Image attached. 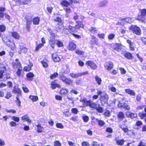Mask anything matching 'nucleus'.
<instances>
[{
    "instance_id": "1",
    "label": "nucleus",
    "mask_w": 146,
    "mask_h": 146,
    "mask_svg": "<svg viewBox=\"0 0 146 146\" xmlns=\"http://www.w3.org/2000/svg\"><path fill=\"white\" fill-rule=\"evenodd\" d=\"M137 20L141 21L142 22H144L146 19V9H140L139 14Z\"/></svg>"
},
{
    "instance_id": "2",
    "label": "nucleus",
    "mask_w": 146,
    "mask_h": 146,
    "mask_svg": "<svg viewBox=\"0 0 146 146\" xmlns=\"http://www.w3.org/2000/svg\"><path fill=\"white\" fill-rule=\"evenodd\" d=\"M130 29L134 34L137 35H140L141 34V30L140 28L137 26L131 25Z\"/></svg>"
},
{
    "instance_id": "3",
    "label": "nucleus",
    "mask_w": 146,
    "mask_h": 146,
    "mask_svg": "<svg viewBox=\"0 0 146 146\" xmlns=\"http://www.w3.org/2000/svg\"><path fill=\"white\" fill-rule=\"evenodd\" d=\"M59 77L60 79L65 84L70 85L71 83L72 82V80L67 78L65 76L63 75H60Z\"/></svg>"
},
{
    "instance_id": "4",
    "label": "nucleus",
    "mask_w": 146,
    "mask_h": 146,
    "mask_svg": "<svg viewBox=\"0 0 146 146\" xmlns=\"http://www.w3.org/2000/svg\"><path fill=\"white\" fill-rule=\"evenodd\" d=\"M133 21V20L132 18H127L124 19H123L121 20V22H118V23L117 25H123V22H126V23H131Z\"/></svg>"
},
{
    "instance_id": "5",
    "label": "nucleus",
    "mask_w": 146,
    "mask_h": 146,
    "mask_svg": "<svg viewBox=\"0 0 146 146\" xmlns=\"http://www.w3.org/2000/svg\"><path fill=\"white\" fill-rule=\"evenodd\" d=\"M86 64L87 65L90 66L94 70L96 69L97 67L96 64L91 61H87Z\"/></svg>"
},
{
    "instance_id": "6",
    "label": "nucleus",
    "mask_w": 146,
    "mask_h": 146,
    "mask_svg": "<svg viewBox=\"0 0 146 146\" xmlns=\"http://www.w3.org/2000/svg\"><path fill=\"white\" fill-rule=\"evenodd\" d=\"M101 101L104 102L105 103H106L108 99V95L105 93H103L102 95L101 96L100 98Z\"/></svg>"
},
{
    "instance_id": "7",
    "label": "nucleus",
    "mask_w": 146,
    "mask_h": 146,
    "mask_svg": "<svg viewBox=\"0 0 146 146\" xmlns=\"http://www.w3.org/2000/svg\"><path fill=\"white\" fill-rule=\"evenodd\" d=\"M12 64L13 68L15 69L18 68L19 67H21V64L19 62L18 59H16L15 61L13 62Z\"/></svg>"
},
{
    "instance_id": "8",
    "label": "nucleus",
    "mask_w": 146,
    "mask_h": 146,
    "mask_svg": "<svg viewBox=\"0 0 146 146\" xmlns=\"http://www.w3.org/2000/svg\"><path fill=\"white\" fill-rule=\"evenodd\" d=\"M105 67L107 70H110L113 67V63L111 62H106L105 65Z\"/></svg>"
},
{
    "instance_id": "9",
    "label": "nucleus",
    "mask_w": 146,
    "mask_h": 146,
    "mask_svg": "<svg viewBox=\"0 0 146 146\" xmlns=\"http://www.w3.org/2000/svg\"><path fill=\"white\" fill-rule=\"evenodd\" d=\"M118 106L119 108L125 109L126 110H129L130 109V107L129 105L125 103H119Z\"/></svg>"
},
{
    "instance_id": "10",
    "label": "nucleus",
    "mask_w": 146,
    "mask_h": 146,
    "mask_svg": "<svg viewBox=\"0 0 146 146\" xmlns=\"http://www.w3.org/2000/svg\"><path fill=\"white\" fill-rule=\"evenodd\" d=\"M52 56L53 60L55 62H59L60 60V58L56 53L52 54Z\"/></svg>"
},
{
    "instance_id": "11",
    "label": "nucleus",
    "mask_w": 146,
    "mask_h": 146,
    "mask_svg": "<svg viewBox=\"0 0 146 146\" xmlns=\"http://www.w3.org/2000/svg\"><path fill=\"white\" fill-rule=\"evenodd\" d=\"M76 25H75L76 29H79L80 28H83L84 27V25L82 21H76Z\"/></svg>"
},
{
    "instance_id": "12",
    "label": "nucleus",
    "mask_w": 146,
    "mask_h": 146,
    "mask_svg": "<svg viewBox=\"0 0 146 146\" xmlns=\"http://www.w3.org/2000/svg\"><path fill=\"white\" fill-rule=\"evenodd\" d=\"M69 49L72 51L74 50L76 48V45L72 41L69 42Z\"/></svg>"
},
{
    "instance_id": "13",
    "label": "nucleus",
    "mask_w": 146,
    "mask_h": 146,
    "mask_svg": "<svg viewBox=\"0 0 146 146\" xmlns=\"http://www.w3.org/2000/svg\"><path fill=\"white\" fill-rule=\"evenodd\" d=\"M27 79L28 81H32L33 80L34 76V74L31 72H29L26 75Z\"/></svg>"
},
{
    "instance_id": "14",
    "label": "nucleus",
    "mask_w": 146,
    "mask_h": 146,
    "mask_svg": "<svg viewBox=\"0 0 146 146\" xmlns=\"http://www.w3.org/2000/svg\"><path fill=\"white\" fill-rule=\"evenodd\" d=\"M40 21V18L38 17L34 18L32 20L33 24L36 25L39 24Z\"/></svg>"
},
{
    "instance_id": "15",
    "label": "nucleus",
    "mask_w": 146,
    "mask_h": 146,
    "mask_svg": "<svg viewBox=\"0 0 146 146\" xmlns=\"http://www.w3.org/2000/svg\"><path fill=\"white\" fill-rule=\"evenodd\" d=\"M80 101L83 102L86 106H90V104L91 102V101L88 100V101L86 100V98H83L82 99H81L80 100Z\"/></svg>"
},
{
    "instance_id": "16",
    "label": "nucleus",
    "mask_w": 146,
    "mask_h": 146,
    "mask_svg": "<svg viewBox=\"0 0 146 146\" xmlns=\"http://www.w3.org/2000/svg\"><path fill=\"white\" fill-rule=\"evenodd\" d=\"M21 119L23 121H26L29 123H31V120L29 118L27 115H24L22 117Z\"/></svg>"
},
{
    "instance_id": "17",
    "label": "nucleus",
    "mask_w": 146,
    "mask_h": 146,
    "mask_svg": "<svg viewBox=\"0 0 146 146\" xmlns=\"http://www.w3.org/2000/svg\"><path fill=\"white\" fill-rule=\"evenodd\" d=\"M126 115L128 117H130L132 119L134 118L137 116V115L136 114L129 112L126 113Z\"/></svg>"
},
{
    "instance_id": "18",
    "label": "nucleus",
    "mask_w": 146,
    "mask_h": 146,
    "mask_svg": "<svg viewBox=\"0 0 146 146\" xmlns=\"http://www.w3.org/2000/svg\"><path fill=\"white\" fill-rule=\"evenodd\" d=\"M125 92L128 94H130L131 95L133 96H135V93L133 90H132L129 89H126Z\"/></svg>"
},
{
    "instance_id": "19",
    "label": "nucleus",
    "mask_w": 146,
    "mask_h": 146,
    "mask_svg": "<svg viewBox=\"0 0 146 146\" xmlns=\"http://www.w3.org/2000/svg\"><path fill=\"white\" fill-rule=\"evenodd\" d=\"M95 79L96 83L98 85H100L101 84L102 80L100 76H96L95 77Z\"/></svg>"
},
{
    "instance_id": "20",
    "label": "nucleus",
    "mask_w": 146,
    "mask_h": 146,
    "mask_svg": "<svg viewBox=\"0 0 146 146\" xmlns=\"http://www.w3.org/2000/svg\"><path fill=\"white\" fill-rule=\"evenodd\" d=\"M21 44H21L19 45L20 49L21 51L19 52L20 54H21V52L24 53L26 52L27 51V49L25 47L22 46V44Z\"/></svg>"
},
{
    "instance_id": "21",
    "label": "nucleus",
    "mask_w": 146,
    "mask_h": 146,
    "mask_svg": "<svg viewBox=\"0 0 146 146\" xmlns=\"http://www.w3.org/2000/svg\"><path fill=\"white\" fill-rule=\"evenodd\" d=\"M70 76L72 77L75 78H77L79 76H82V74L80 73L74 74V73H70Z\"/></svg>"
},
{
    "instance_id": "22",
    "label": "nucleus",
    "mask_w": 146,
    "mask_h": 146,
    "mask_svg": "<svg viewBox=\"0 0 146 146\" xmlns=\"http://www.w3.org/2000/svg\"><path fill=\"white\" fill-rule=\"evenodd\" d=\"M12 92L14 93H17L19 95H20L21 94V91L19 88H15L13 90Z\"/></svg>"
},
{
    "instance_id": "23",
    "label": "nucleus",
    "mask_w": 146,
    "mask_h": 146,
    "mask_svg": "<svg viewBox=\"0 0 146 146\" xmlns=\"http://www.w3.org/2000/svg\"><path fill=\"white\" fill-rule=\"evenodd\" d=\"M14 2H16L17 4H20V5H25L27 3V1H13Z\"/></svg>"
},
{
    "instance_id": "24",
    "label": "nucleus",
    "mask_w": 146,
    "mask_h": 146,
    "mask_svg": "<svg viewBox=\"0 0 146 146\" xmlns=\"http://www.w3.org/2000/svg\"><path fill=\"white\" fill-rule=\"evenodd\" d=\"M12 36L13 37L16 39H19L20 37L19 34L16 32L11 33Z\"/></svg>"
},
{
    "instance_id": "25",
    "label": "nucleus",
    "mask_w": 146,
    "mask_h": 146,
    "mask_svg": "<svg viewBox=\"0 0 146 146\" xmlns=\"http://www.w3.org/2000/svg\"><path fill=\"white\" fill-rule=\"evenodd\" d=\"M56 44L58 47H62L63 46L62 42L58 40H56Z\"/></svg>"
},
{
    "instance_id": "26",
    "label": "nucleus",
    "mask_w": 146,
    "mask_h": 146,
    "mask_svg": "<svg viewBox=\"0 0 146 146\" xmlns=\"http://www.w3.org/2000/svg\"><path fill=\"white\" fill-rule=\"evenodd\" d=\"M49 43L51 47L53 49L54 48V46L56 43V40H49Z\"/></svg>"
},
{
    "instance_id": "27",
    "label": "nucleus",
    "mask_w": 146,
    "mask_h": 146,
    "mask_svg": "<svg viewBox=\"0 0 146 146\" xmlns=\"http://www.w3.org/2000/svg\"><path fill=\"white\" fill-rule=\"evenodd\" d=\"M97 110V111L100 113H102L103 111V108L100 106V104H98V106L96 107V109Z\"/></svg>"
},
{
    "instance_id": "28",
    "label": "nucleus",
    "mask_w": 146,
    "mask_h": 146,
    "mask_svg": "<svg viewBox=\"0 0 146 146\" xmlns=\"http://www.w3.org/2000/svg\"><path fill=\"white\" fill-rule=\"evenodd\" d=\"M117 117L119 119L121 120H122L125 118L124 114L123 112H121L119 113Z\"/></svg>"
},
{
    "instance_id": "29",
    "label": "nucleus",
    "mask_w": 146,
    "mask_h": 146,
    "mask_svg": "<svg viewBox=\"0 0 146 146\" xmlns=\"http://www.w3.org/2000/svg\"><path fill=\"white\" fill-rule=\"evenodd\" d=\"M96 120L98 122V125L100 126H102L104 125L105 123L102 120L98 119H96Z\"/></svg>"
},
{
    "instance_id": "30",
    "label": "nucleus",
    "mask_w": 146,
    "mask_h": 146,
    "mask_svg": "<svg viewBox=\"0 0 146 146\" xmlns=\"http://www.w3.org/2000/svg\"><path fill=\"white\" fill-rule=\"evenodd\" d=\"M29 98L33 102H35L38 100V97L36 96L31 95L29 96Z\"/></svg>"
},
{
    "instance_id": "31",
    "label": "nucleus",
    "mask_w": 146,
    "mask_h": 146,
    "mask_svg": "<svg viewBox=\"0 0 146 146\" xmlns=\"http://www.w3.org/2000/svg\"><path fill=\"white\" fill-rule=\"evenodd\" d=\"M68 92V89L66 88H62L60 91V94H66Z\"/></svg>"
},
{
    "instance_id": "32",
    "label": "nucleus",
    "mask_w": 146,
    "mask_h": 146,
    "mask_svg": "<svg viewBox=\"0 0 146 146\" xmlns=\"http://www.w3.org/2000/svg\"><path fill=\"white\" fill-rule=\"evenodd\" d=\"M125 141L123 139L117 140V144L120 145H122L124 143Z\"/></svg>"
},
{
    "instance_id": "33",
    "label": "nucleus",
    "mask_w": 146,
    "mask_h": 146,
    "mask_svg": "<svg viewBox=\"0 0 146 146\" xmlns=\"http://www.w3.org/2000/svg\"><path fill=\"white\" fill-rule=\"evenodd\" d=\"M107 3V2L106 1H102L100 2L99 4V6L100 7H103L106 6Z\"/></svg>"
},
{
    "instance_id": "34",
    "label": "nucleus",
    "mask_w": 146,
    "mask_h": 146,
    "mask_svg": "<svg viewBox=\"0 0 146 146\" xmlns=\"http://www.w3.org/2000/svg\"><path fill=\"white\" fill-rule=\"evenodd\" d=\"M64 9L65 10L66 13V14L65 15L66 17H68L69 16V14H70L71 12V10L69 8H66Z\"/></svg>"
},
{
    "instance_id": "35",
    "label": "nucleus",
    "mask_w": 146,
    "mask_h": 146,
    "mask_svg": "<svg viewBox=\"0 0 146 146\" xmlns=\"http://www.w3.org/2000/svg\"><path fill=\"white\" fill-rule=\"evenodd\" d=\"M59 84H55L54 82H52L51 84V87L52 89H55L56 87L58 88L60 87Z\"/></svg>"
},
{
    "instance_id": "36",
    "label": "nucleus",
    "mask_w": 146,
    "mask_h": 146,
    "mask_svg": "<svg viewBox=\"0 0 146 146\" xmlns=\"http://www.w3.org/2000/svg\"><path fill=\"white\" fill-rule=\"evenodd\" d=\"M124 56L127 58L130 59L132 58V56L131 53L129 52H127L125 54Z\"/></svg>"
},
{
    "instance_id": "37",
    "label": "nucleus",
    "mask_w": 146,
    "mask_h": 146,
    "mask_svg": "<svg viewBox=\"0 0 146 146\" xmlns=\"http://www.w3.org/2000/svg\"><path fill=\"white\" fill-rule=\"evenodd\" d=\"M37 131L38 132H42L43 130V128L40 125H38L37 126Z\"/></svg>"
},
{
    "instance_id": "38",
    "label": "nucleus",
    "mask_w": 146,
    "mask_h": 146,
    "mask_svg": "<svg viewBox=\"0 0 146 146\" xmlns=\"http://www.w3.org/2000/svg\"><path fill=\"white\" fill-rule=\"evenodd\" d=\"M47 61L46 60H44L41 61L42 64L44 67L46 68L48 66V64L47 62Z\"/></svg>"
},
{
    "instance_id": "39",
    "label": "nucleus",
    "mask_w": 146,
    "mask_h": 146,
    "mask_svg": "<svg viewBox=\"0 0 146 146\" xmlns=\"http://www.w3.org/2000/svg\"><path fill=\"white\" fill-rule=\"evenodd\" d=\"M61 5L67 7L70 5L69 3L67 1H63L61 3Z\"/></svg>"
},
{
    "instance_id": "40",
    "label": "nucleus",
    "mask_w": 146,
    "mask_h": 146,
    "mask_svg": "<svg viewBox=\"0 0 146 146\" xmlns=\"http://www.w3.org/2000/svg\"><path fill=\"white\" fill-rule=\"evenodd\" d=\"M97 106V104L96 103L94 102H91L90 107L91 108H92L93 109H96Z\"/></svg>"
},
{
    "instance_id": "41",
    "label": "nucleus",
    "mask_w": 146,
    "mask_h": 146,
    "mask_svg": "<svg viewBox=\"0 0 146 146\" xmlns=\"http://www.w3.org/2000/svg\"><path fill=\"white\" fill-rule=\"evenodd\" d=\"M63 115L66 117H68L71 115L69 111H64L63 112Z\"/></svg>"
},
{
    "instance_id": "42",
    "label": "nucleus",
    "mask_w": 146,
    "mask_h": 146,
    "mask_svg": "<svg viewBox=\"0 0 146 146\" xmlns=\"http://www.w3.org/2000/svg\"><path fill=\"white\" fill-rule=\"evenodd\" d=\"M97 29L96 28L94 27H91L90 29V31L94 33H97Z\"/></svg>"
},
{
    "instance_id": "43",
    "label": "nucleus",
    "mask_w": 146,
    "mask_h": 146,
    "mask_svg": "<svg viewBox=\"0 0 146 146\" xmlns=\"http://www.w3.org/2000/svg\"><path fill=\"white\" fill-rule=\"evenodd\" d=\"M17 68L18 69L16 74L18 76H20L21 73V71L22 69V67H19L18 68Z\"/></svg>"
},
{
    "instance_id": "44",
    "label": "nucleus",
    "mask_w": 146,
    "mask_h": 146,
    "mask_svg": "<svg viewBox=\"0 0 146 146\" xmlns=\"http://www.w3.org/2000/svg\"><path fill=\"white\" fill-rule=\"evenodd\" d=\"M68 29L70 31L72 32H74L75 31L76 28H75V26L74 27H72L69 25L68 26Z\"/></svg>"
},
{
    "instance_id": "45",
    "label": "nucleus",
    "mask_w": 146,
    "mask_h": 146,
    "mask_svg": "<svg viewBox=\"0 0 146 146\" xmlns=\"http://www.w3.org/2000/svg\"><path fill=\"white\" fill-rule=\"evenodd\" d=\"M9 125L11 127H15L17 125L16 123L14 121H11L10 122Z\"/></svg>"
},
{
    "instance_id": "46",
    "label": "nucleus",
    "mask_w": 146,
    "mask_h": 146,
    "mask_svg": "<svg viewBox=\"0 0 146 146\" xmlns=\"http://www.w3.org/2000/svg\"><path fill=\"white\" fill-rule=\"evenodd\" d=\"M82 119L85 122H87L89 120V117L87 115H84L83 116Z\"/></svg>"
},
{
    "instance_id": "47",
    "label": "nucleus",
    "mask_w": 146,
    "mask_h": 146,
    "mask_svg": "<svg viewBox=\"0 0 146 146\" xmlns=\"http://www.w3.org/2000/svg\"><path fill=\"white\" fill-rule=\"evenodd\" d=\"M58 74L57 72H55L50 76V78L51 79H53L58 76Z\"/></svg>"
},
{
    "instance_id": "48",
    "label": "nucleus",
    "mask_w": 146,
    "mask_h": 146,
    "mask_svg": "<svg viewBox=\"0 0 146 146\" xmlns=\"http://www.w3.org/2000/svg\"><path fill=\"white\" fill-rule=\"evenodd\" d=\"M10 78V76L9 74H4L3 76V81H5L7 79Z\"/></svg>"
},
{
    "instance_id": "49",
    "label": "nucleus",
    "mask_w": 146,
    "mask_h": 146,
    "mask_svg": "<svg viewBox=\"0 0 146 146\" xmlns=\"http://www.w3.org/2000/svg\"><path fill=\"white\" fill-rule=\"evenodd\" d=\"M12 120L16 122H19V118L16 116H11Z\"/></svg>"
},
{
    "instance_id": "50",
    "label": "nucleus",
    "mask_w": 146,
    "mask_h": 146,
    "mask_svg": "<svg viewBox=\"0 0 146 146\" xmlns=\"http://www.w3.org/2000/svg\"><path fill=\"white\" fill-rule=\"evenodd\" d=\"M6 29L5 26L4 25H0V30L1 32H4Z\"/></svg>"
},
{
    "instance_id": "51",
    "label": "nucleus",
    "mask_w": 146,
    "mask_h": 146,
    "mask_svg": "<svg viewBox=\"0 0 146 146\" xmlns=\"http://www.w3.org/2000/svg\"><path fill=\"white\" fill-rule=\"evenodd\" d=\"M120 128L122 129L125 133L128 132L129 131L128 128L127 127H124L122 126H121Z\"/></svg>"
},
{
    "instance_id": "52",
    "label": "nucleus",
    "mask_w": 146,
    "mask_h": 146,
    "mask_svg": "<svg viewBox=\"0 0 146 146\" xmlns=\"http://www.w3.org/2000/svg\"><path fill=\"white\" fill-rule=\"evenodd\" d=\"M139 115L141 118L142 119L146 117V113H140Z\"/></svg>"
},
{
    "instance_id": "53",
    "label": "nucleus",
    "mask_w": 146,
    "mask_h": 146,
    "mask_svg": "<svg viewBox=\"0 0 146 146\" xmlns=\"http://www.w3.org/2000/svg\"><path fill=\"white\" fill-rule=\"evenodd\" d=\"M71 112L72 113L76 114L78 112V111L77 108H73L71 110Z\"/></svg>"
},
{
    "instance_id": "54",
    "label": "nucleus",
    "mask_w": 146,
    "mask_h": 146,
    "mask_svg": "<svg viewBox=\"0 0 146 146\" xmlns=\"http://www.w3.org/2000/svg\"><path fill=\"white\" fill-rule=\"evenodd\" d=\"M115 35L113 34H109L108 36V38L110 40L113 39L115 37Z\"/></svg>"
},
{
    "instance_id": "55",
    "label": "nucleus",
    "mask_w": 146,
    "mask_h": 146,
    "mask_svg": "<svg viewBox=\"0 0 146 146\" xmlns=\"http://www.w3.org/2000/svg\"><path fill=\"white\" fill-rule=\"evenodd\" d=\"M119 45H120L119 43H117L115 45V47H115L114 48L115 50L117 51H119V50H120V49L119 48Z\"/></svg>"
},
{
    "instance_id": "56",
    "label": "nucleus",
    "mask_w": 146,
    "mask_h": 146,
    "mask_svg": "<svg viewBox=\"0 0 146 146\" xmlns=\"http://www.w3.org/2000/svg\"><path fill=\"white\" fill-rule=\"evenodd\" d=\"M12 95L10 92H8L6 95L5 98L7 99H9L11 96Z\"/></svg>"
},
{
    "instance_id": "57",
    "label": "nucleus",
    "mask_w": 146,
    "mask_h": 146,
    "mask_svg": "<svg viewBox=\"0 0 146 146\" xmlns=\"http://www.w3.org/2000/svg\"><path fill=\"white\" fill-rule=\"evenodd\" d=\"M54 146H61V143L59 141H56L54 142Z\"/></svg>"
},
{
    "instance_id": "58",
    "label": "nucleus",
    "mask_w": 146,
    "mask_h": 146,
    "mask_svg": "<svg viewBox=\"0 0 146 146\" xmlns=\"http://www.w3.org/2000/svg\"><path fill=\"white\" fill-rule=\"evenodd\" d=\"M43 46V44H40L38 45L36 48V50H38L42 46Z\"/></svg>"
},
{
    "instance_id": "59",
    "label": "nucleus",
    "mask_w": 146,
    "mask_h": 146,
    "mask_svg": "<svg viewBox=\"0 0 146 146\" xmlns=\"http://www.w3.org/2000/svg\"><path fill=\"white\" fill-rule=\"evenodd\" d=\"M22 89L24 92L25 93H28L29 92V90L28 88L26 86L23 87Z\"/></svg>"
},
{
    "instance_id": "60",
    "label": "nucleus",
    "mask_w": 146,
    "mask_h": 146,
    "mask_svg": "<svg viewBox=\"0 0 146 146\" xmlns=\"http://www.w3.org/2000/svg\"><path fill=\"white\" fill-rule=\"evenodd\" d=\"M81 144L83 146H90V144L89 143L86 141L83 142Z\"/></svg>"
},
{
    "instance_id": "61",
    "label": "nucleus",
    "mask_w": 146,
    "mask_h": 146,
    "mask_svg": "<svg viewBox=\"0 0 146 146\" xmlns=\"http://www.w3.org/2000/svg\"><path fill=\"white\" fill-rule=\"evenodd\" d=\"M56 126L57 127L62 129L64 127L63 125L60 123H57L56 124Z\"/></svg>"
},
{
    "instance_id": "62",
    "label": "nucleus",
    "mask_w": 146,
    "mask_h": 146,
    "mask_svg": "<svg viewBox=\"0 0 146 146\" xmlns=\"http://www.w3.org/2000/svg\"><path fill=\"white\" fill-rule=\"evenodd\" d=\"M50 35V40H55V35L54 33H52Z\"/></svg>"
},
{
    "instance_id": "63",
    "label": "nucleus",
    "mask_w": 146,
    "mask_h": 146,
    "mask_svg": "<svg viewBox=\"0 0 146 146\" xmlns=\"http://www.w3.org/2000/svg\"><path fill=\"white\" fill-rule=\"evenodd\" d=\"M104 115L108 117H109L110 116V113L109 111L108 110L104 112Z\"/></svg>"
},
{
    "instance_id": "64",
    "label": "nucleus",
    "mask_w": 146,
    "mask_h": 146,
    "mask_svg": "<svg viewBox=\"0 0 146 146\" xmlns=\"http://www.w3.org/2000/svg\"><path fill=\"white\" fill-rule=\"evenodd\" d=\"M138 146H146L145 143L142 141L140 142Z\"/></svg>"
}]
</instances>
